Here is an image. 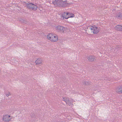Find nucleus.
Listing matches in <instances>:
<instances>
[{
	"instance_id": "nucleus-1",
	"label": "nucleus",
	"mask_w": 122,
	"mask_h": 122,
	"mask_svg": "<svg viewBox=\"0 0 122 122\" xmlns=\"http://www.w3.org/2000/svg\"><path fill=\"white\" fill-rule=\"evenodd\" d=\"M47 39L52 42H56L58 40V36L55 34L50 33L48 34L47 36Z\"/></svg>"
},
{
	"instance_id": "nucleus-2",
	"label": "nucleus",
	"mask_w": 122,
	"mask_h": 122,
	"mask_svg": "<svg viewBox=\"0 0 122 122\" xmlns=\"http://www.w3.org/2000/svg\"><path fill=\"white\" fill-rule=\"evenodd\" d=\"M90 29L93 33L94 34H97L99 32L100 30V28L95 25L91 26L90 28Z\"/></svg>"
},
{
	"instance_id": "nucleus-3",
	"label": "nucleus",
	"mask_w": 122,
	"mask_h": 122,
	"mask_svg": "<svg viewBox=\"0 0 122 122\" xmlns=\"http://www.w3.org/2000/svg\"><path fill=\"white\" fill-rule=\"evenodd\" d=\"M27 6L29 9H31L32 10H37V6L32 3H30L27 4Z\"/></svg>"
},
{
	"instance_id": "nucleus-4",
	"label": "nucleus",
	"mask_w": 122,
	"mask_h": 122,
	"mask_svg": "<svg viewBox=\"0 0 122 122\" xmlns=\"http://www.w3.org/2000/svg\"><path fill=\"white\" fill-rule=\"evenodd\" d=\"M10 116L9 115H5L3 117V120L5 122H9L11 119Z\"/></svg>"
},
{
	"instance_id": "nucleus-5",
	"label": "nucleus",
	"mask_w": 122,
	"mask_h": 122,
	"mask_svg": "<svg viewBox=\"0 0 122 122\" xmlns=\"http://www.w3.org/2000/svg\"><path fill=\"white\" fill-rule=\"evenodd\" d=\"M35 63L37 65H41L43 64V60L41 58H38L36 61Z\"/></svg>"
},
{
	"instance_id": "nucleus-6",
	"label": "nucleus",
	"mask_w": 122,
	"mask_h": 122,
	"mask_svg": "<svg viewBox=\"0 0 122 122\" xmlns=\"http://www.w3.org/2000/svg\"><path fill=\"white\" fill-rule=\"evenodd\" d=\"M116 92L118 94L122 93V86H118L116 89Z\"/></svg>"
},
{
	"instance_id": "nucleus-7",
	"label": "nucleus",
	"mask_w": 122,
	"mask_h": 122,
	"mask_svg": "<svg viewBox=\"0 0 122 122\" xmlns=\"http://www.w3.org/2000/svg\"><path fill=\"white\" fill-rule=\"evenodd\" d=\"M69 12H64L62 14V16L63 19H68V14Z\"/></svg>"
},
{
	"instance_id": "nucleus-8",
	"label": "nucleus",
	"mask_w": 122,
	"mask_h": 122,
	"mask_svg": "<svg viewBox=\"0 0 122 122\" xmlns=\"http://www.w3.org/2000/svg\"><path fill=\"white\" fill-rule=\"evenodd\" d=\"M95 57L94 56H90L87 57V59L89 61H92L94 60Z\"/></svg>"
},
{
	"instance_id": "nucleus-9",
	"label": "nucleus",
	"mask_w": 122,
	"mask_h": 122,
	"mask_svg": "<svg viewBox=\"0 0 122 122\" xmlns=\"http://www.w3.org/2000/svg\"><path fill=\"white\" fill-rule=\"evenodd\" d=\"M115 29L118 31H122V26L120 25H117L115 27Z\"/></svg>"
},
{
	"instance_id": "nucleus-10",
	"label": "nucleus",
	"mask_w": 122,
	"mask_h": 122,
	"mask_svg": "<svg viewBox=\"0 0 122 122\" xmlns=\"http://www.w3.org/2000/svg\"><path fill=\"white\" fill-rule=\"evenodd\" d=\"M62 28L61 32L64 33L67 32V28L63 26Z\"/></svg>"
},
{
	"instance_id": "nucleus-11",
	"label": "nucleus",
	"mask_w": 122,
	"mask_h": 122,
	"mask_svg": "<svg viewBox=\"0 0 122 122\" xmlns=\"http://www.w3.org/2000/svg\"><path fill=\"white\" fill-rule=\"evenodd\" d=\"M63 26H58L56 27V30L58 31L61 32Z\"/></svg>"
},
{
	"instance_id": "nucleus-12",
	"label": "nucleus",
	"mask_w": 122,
	"mask_h": 122,
	"mask_svg": "<svg viewBox=\"0 0 122 122\" xmlns=\"http://www.w3.org/2000/svg\"><path fill=\"white\" fill-rule=\"evenodd\" d=\"M59 0H56L53 2V3L54 5H56L59 3Z\"/></svg>"
},
{
	"instance_id": "nucleus-13",
	"label": "nucleus",
	"mask_w": 122,
	"mask_h": 122,
	"mask_svg": "<svg viewBox=\"0 0 122 122\" xmlns=\"http://www.w3.org/2000/svg\"><path fill=\"white\" fill-rule=\"evenodd\" d=\"M68 15V18H69L74 17H75V15L72 13H69Z\"/></svg>"
},
{
	"instance_id": "nucleus-14",
	"label": "nucleus",
	"mask_w": 122,
	"mask_h": 122,
	"mask_svg": "<svg viewBox=\"0 0 122 122\" xmlns=\"http://www.w3.org/2000/svg\"><path fill=\"white\" fill-rule=\"evenodd\" d=\"M11 95V93L9 92H8L6 93V95L7 97H8Z\"/></svg>"
},
{
	"instance_id": "nucleus-15",
	"label": "nucleus",
	"mask_w": 122,
	"mask_h": 122,
	"mask_svg": "<svg viewBox=\"0 0 122 122\" xmlns=\"http://www.w3.org/2000/svg\"><path fill=\"white\" fill-rule=\"evenodd\" d=\"M67 100L68 99H67V98H66V97H64L63 98V100L64 101H65V102H66V101H67Z\"/></svg>"
},
{
	"instance_id": "nucleus-16",
	"label": "nucleus",
	"mask_w": 122,
	"mask_h": 122,
	"mask_svg": "<svg viewBox=\"0 0 122 122\" xmlns=\"http://www.w3.org/2000/svg\"><path fill=\"white\" fill-rule=\"evenodd\" d=\"M63 4H64V6H66L68 4V3H65V4L64 3H62Z\"/></svg>"
},
{
	"instance_id": "nucleus-17",
	"label": "nucleus",
	"mask_w": 122,
	"mask_h": 122,
	"mask_svg": "<svg viewBox=\"0 0 122 122\" xmlns=\"http://www.w3.org/2000/svg\"><path fill=\"white\" fill-rule=\"evenodd\" d=\"M121 16H122V14H120L119 15H118V17H120Z\"/></svg>"
},
{
	"instance_id": "nucleus-18",
	"label": "nucleus",
	"mask_w": 122,
	"mask_h": 122,
	"mask_svg": "<svg viewBox=\"0 0 122 122\" xmlns=\"http://www.w3.org/2000/svg\"><path fill=\"white\" fill-rule=\"evenodd\" d=\"M84 83L86 85H87L88 83L87 82H85Z\"/></svg>"
}]
</instances>
